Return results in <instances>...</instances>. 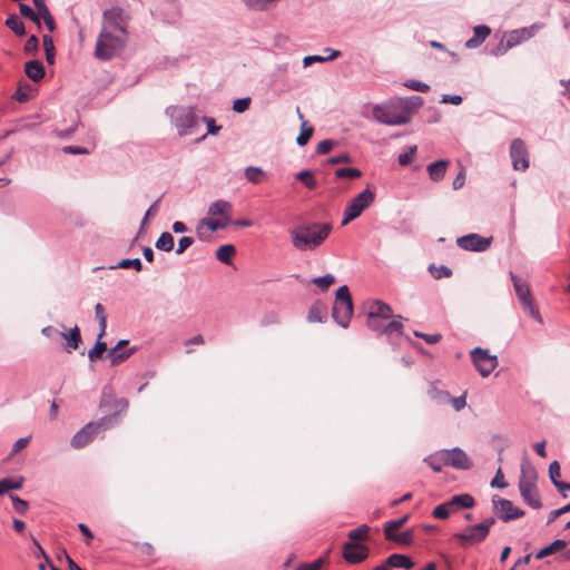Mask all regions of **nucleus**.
<instances>
[{
    "mask_svg": "<svg viewBox=\"0 0 570 570\" xmlns=\"http://www.w3.org/2000/svg\"><path fill=\"white\" fill-rule=\"evenodd\" d=\"M129 19L120 7H112L102 12L101 30L94 51L96 59L109 61L122 53L129 39Z\"/></svg>",
    "mask_w": 570,
    "mask_h": 570,
    "instance_id": "obj_1",
    "label": "nucleus"
},
{
    "mask_svg": "<svg viewBox=\"0 0 570 570\" xmlns=\"http://www.w3.org/2000/svg\"><path fill=\"white\" fill-rule=\"evenodd\" d=\"M423 105L420 96L412 98H393L384 104L374 105L373 118L383 125L401 126L411 121L413 114Z\"/></svg>",
    "mask_w": 570,
    "mask_h": 570,
    "instance_id": "obj_2",
    "label": "nucleus"
},
{
    "mask_svg": "<svg viewBox=\"0 0 570 570\" xmlns=\"http://www.w3.org/2000/svg\"><path fill=\"white\" fill-rule=\"evenodd\" d=\"M330 223H308L298 225L289 230L292 245L299 252H312L318 248L332 233Z\"/></svg>",
    "mask_w": 570,
    "mask_h": 570,
    "instance_id": "obj_3",
    "label": "nucleus"
},
{
    "mask_svg": "<svg viewBox=\"0 0 570 570\" xmlns=\"http://www.w3.org/2000/svg\"><path fill=\"white\" fill-rule=\"evenodd\" d=\"M233 206L230 203L219 199L214 202L208 208L210 217L202 219L196 227L199 239H207L210 232L226 228L230 223Z\"/></svg>",
    "mask_w": 570,
    "mask_h": 570,
    "instance_id": "obj_4",
    "label": "nucleus"
},
{
    "mask_svg": "<svg viewBox=\"0 0 570 570\" xmlns=\"http://www.w3.org/2000/svg\"><path fill=\"white\" fill-rule=\"evenodd\" d=\"M352 315V296L348 287L343 285L336 291L335 301L332 308V316L340 326L345 328L348 326Z\"/></svg>",
    "mask_w": 570,
    "mask_h": 570,
    "instance_id": "obj_5",
    "label": "nucleus"
},
{
    "mask_svg": "<svg viewBox=\"0 0 570 570\" xmlns=\"http://www.w3.org/2000/svg\"><path fill=\"white\" fill-rule=\"evenodd\" d=\"M167 114L181 137L193 134L194 128L198 126V118L191 107H169Z\"/></svg>",
    "mask_w": 570,
    "mask_h": 570,
    "instance_id": "obj_6",
    "label": "nucleus"
},
{
    "mask_svg": "<svg viewBox=\"0 0 570 570\" xmlns=\"http://www.w3.org/2000/svg\"><path fill=\"white\" fill-rule=\"evenodd\" d=\"M493 518H488L482 522L468 527L461 532H458L453 538L461 542L462 547H469L483 542L489 535L491 527L494 524Z\"/></svg>",
    "mask_w": 570,
    "mask_h": 570,
    "instance_id": "obj_7",
    "label": "nucleus"
},
{
    "mask_svg": "<svg viewBox=\"0 0 570 570\" xmlns=\"http://www.w3.org/2000/svg\"><path fill=\"white\" fill-rule=\"evenodd\" d=\"M374 198L375 194L370 187L354 196L344 210L342 225L345 226L360 217L373 204Z\"/></svg>",
    "mask_w": 570,
    "mask_h": 570,
    "instance_id": "obj_8",
    "label": "nucleus"
},
{
    "mask_svg": "<svg viewBox=\"0 0 570 570\" xmlns=\"http://www.w3.org/2000/svg\"><path fill=\"white\" fill-rule=\"evenodd\" d=\"M512 282L514 286L515 294L522 305V307L529 312L530 316L537 321L538 323L542 324L543 320L539 312L538 306L534 303V299L531 294L530 286L528 282L521 279L520 277L512 275Z\"/></svg>",
    "mask_w": 570,
    "mask_h": 570,
    "instance_id": "obj_9",
    "label": "nucleus"
},
{
    "mask_svg": "<svg viewBox=\"0 0 570 570\" xmlns=\"http://www.w3.org/2000/svg\"><path fill=\"white\" fill-rule=\"evenodd\" d=\"M472 362L481 376H489L498 365V358L490 355L488 350L476 347L471 352Z\"/></svg>",
    "mask_w": 570,
    "mask_h": 570,
    "instance_id": "obj_10",
    "label": "nucleus"
},
{
    "mask_svg": "<svg viewBox=\"0 0 570 570\" xmlns=\"http://www.w3.org/2000/svg\"><path fill=\"white\" fill-rule=\"evenodd\" d=\"M494 510L499 518L509 522L524 515V511L515 507L512 501L494 495L492 499Z\"/></svg>",
    "mask_w": 570,
    "mask_h": 570,
    "instance_id": "obj_11",
    "label": "nucleus"
},
{
    "mask_svg": "<svg viewBox=\"0 0 570 570\" xmlns=\"http://www.w3.org/2000/svg\"><path fill=\"white\" fill-rule=\"evenodd\" d=\"M370 549L365 543L345 542L342 547V557L350 564H358L368 558Z\"/></svg>",
    "mask_w": 570,
    "mask_h": 570,
    "instance_id": "obj_12",
    "label": "nucleus"
},
{
    "mask_svg": "<svg viewBox=\"0 0 570 570\" xmlns=\"http://www.w3.org/2000/svg\"><path fill=\"white\" fill-rule=\"evenodd\" d=\"M510 157L513 169L525 170L529 168V154L522 139L515 138L512 140L510 145Z\"/></svg>",
    "mask_w": 570,
    "mask_h": 570,
    "instance_id": "obj_13",
    "label": "nucleus"
},
{
    "mask_svg": "<svg viewBox=\"0 0 570 570\" xmlns=\"http://www.w3.org/2000/svg\"><path fill=\"white\" fill-rule=\"evenodd\" d=\"M492 238L482 237L479 234H468L456 239L460 248L470 252H484L491 245Z\"/></svg>",
    "mask_w": 570,
    "mask_h": 570,
    "instance_id": "obj_14",
    "label": "nucleus"
},
{
    "mask_svg": "<svg viewBox=\"0 0 570 570\" xmlns=\"http://www.w3.org/2000/svg\"><path fill=\"white\" fill-rule=\"evenodd\" d=\"M102 426V422H89L71 439V446L81 449L88 445Z\"/></svg>",
    "mask_w": 570,
    "mask_h": 570,
    "instance_id": "obj_15",
    "label": "nucleus"
},
{
    "mask_svg": "<svg viewBox=\"0 0 570 570\" xmlns=\"http://www.w3.org/2000/svg\"><path fill=\"white\" fill-rule=\"evenodd\" d=\"M442 453L444 456L443 462H445L446 466H452L460 470H468L472 466L470 458L460 448L442 450Z\"/></svg>",
    "mask_w": 570,
    "mask_h": 570,
    "instance_id": "obj_16",
    "label": "nucleus"
},
{
    "mask_svg": "<svg viewBox=\"0 0 570 570\" xmlns=\"http://www.w3.org/2000/svg\"><path fill=\"white\" fill-rule=\"evenodd\" d=\"M382 335L386 337L389 344L394 347L399 346L401 341L404 338L402 316L397 315L392 321L386 323L382 328Z\"/></svg>",
    "mask_w": 570,
    "mask_h": 570,
    "instance_id": "obj_17",
    "label": "nucleus"
},
{
    "mask_svg": "<svg viewBox=\"0 0 570 570\" xmlns=\"http://www.w3.org/2000/svg\"><path fill=\"white\" fill-rule=\"evenodd\" d=\"M532 37V31L527 28L512 30L511 32L504 36V40L501 41L498 47V52H505L508 49L513 48L521 42L530 39Z\"/></svg>",
    "mask_w": 570,
    "mask_h": 570,
    "instance_id": "obj_18",
    "label": "nucleus"
},
{
    "mask_svg": "<svg viewBox=\"0 0 570 570\" xmlns=\"http://www.w3.org/2000/svg\"><path fill=\"white\" fill-rule=\"evenodd\" d=\"M538 473L534 465L530 462L527 455L521 461V473L519 478V487L521 485H537Z\"/></svg>",
    "mask_w": 570,
    "mask_h": 570,
    "instance_id": "obj_19",
    "label": "nucleus"
},
{
    "mask_svg": "<svg viewBox=\"0 0 570 570\" xmlns=\"http://www.w3.org/2000/svg\"><path fill=\"white\" fill-rule=\"evenodd\" d=\"M393 316L392 308L389 304L375 299L368 303L367 317L379 320H390Z\"/></svg>",
    "mask_w": 570,
    "mask_h": 570,
    "instance_id": "obj_20",
    "label": "nucleus"
},
{
    "mask_svg": "<svg viewBox=\"0 0 570 570\" xmlns=\"http://www.w3.org/2000/svg\"><path fill=\"white\" fill-rule=\"evenodd\" d=\"M520 495L525 504L532 509H540L542 501L537 485H521L519 487Z\"/></svg>",
    "mask_w": 570,
    "mask_h": 570,
    "instance_id": "obj_21",
    "label": "nucleus"
},
{
    "mask_svg": "<svg viewBox=\"0 0 570 570\" xmlns=\"http://www.w3.org/2000/svg\"><path fill=\"white\" fill-rule=\"evenodd\" d=\"M491 29L485 24H479L473 28V36L465 42L468 49L480 47L490 36Z\"/></svg>",
    "mask_w": 570,
    "mask_h": 570,
    "instance_id": "obj_22",
    "label": "nucleus"
},
{
    "mask_svg": "<svg viewBox=\"0 0 570 570\" xmlns=\"http://www.w3.org/2000/svg\"><path fill=\"white\" fill-rule=\"evenodd\" d=\"M475 504L474 498L469 493L458 494L448 501L452 512H458L461 509H471Z\"/></svg>",
    "mask_w": 570,
    "mask_h": 570,
    "instance_id": "obj_23",
    "label": "nucleus"
},
{
    "mask_svg": "<svg viewBox=\"0 0 570 570\" xmlns=\"http://www.w3.org/2000/svg\"><path fill=\"white\" fill-rule=\"evenodd\" d=\"M383 564L386 566L387 569L391 567L410 570L414 567L413 560L409 556L401 553L389 556Z\"/></svg>",
    "mask_w": 570,
    "mask_h": 570,
    "instance_id": "obj_24",
    "label": "nucleus"
},
{
    "mask_svg": "<svg viewBox=\"0 0 570 570\" xmlns=\"http://www.w3.org/2000/svg\"><path fill=\"white\" fill-rule=\"evenodd\" d=\"M24 72L33 81H39L45 77V67L39 60L28 61L24 66Z\"/></svg>",
    "mask_w": 570,
    "mask_h": 570,
    "instance_id": "obj_25",
    "label": "nucleus"
},
{
    "mask_svg": "<svg viewBox=\"0 0 570 570\" xmlns=\"http://www.w3.org/2000/svg\"><path fill=\"white\" fill-rule=\"evenodd\" d=\"M36 95V88L27 81H20L18 88L13 95V98L19 102H26L33 98Z\"/></svg>",
    "mask_w": 570,
    "mask_h": 570,
    "instance_id": "obj_26",
    "label": "nucleus"
},
{
    "mask_svg": "<svg viewBox=\"0 0 570 570\" xmlns=\"http://www.w3.org/2000/svg\"><path fill=\"white\" fill-rule=\"evenodd\" d=\"M449 163L438 160L428 165V173L433 181H440L444 178Z\"/></svg>",
    "mask_w": 570,
    "mask_h": 570,
    "instance_id": "obj_27",
    "label": "nucleus"
},
{
    "mask_svg": "<svg viewBox=\"0 0 570 570\" xmlns=\"http://www.w3.org/2000/svg\"><path fill=\"white\" fill-rule=\"evenodd\" d=\"M61 335L66 340L65 347L68 352L79 347V344L81 343V334L80 328L77 325L71 328L69 333H61Z\"/></svg>",
    "mask_w": 570,
    "mask_h": 570,
    "instance_id": "obj_28",
    "label": "nucleus"
},
{
    "mask_svg": "<svg viewBox=\"0 0 570 570\" xmlns=\"http://www.w3.org/2000/svg\"><path fill=\"white\" fill-rule=\"evenodd\" d=\"M136 352V347L129 348V350H118L117 347H112L109 353L108 357L110 358L111 365H119L120 363L125 362L127 358H129L134 353Z\"/></svg>",
    "mask_w": 570,
    "mask_h": 570,
    "instance_id": "obj_29",
    "label": "nucleus"
},
{
    "mask_svg": "<svg viewBox=\"0 0 570 570\" xmlns=\"http://www.w3.org/2000/svg\"><path fill=\"white\" fill-rule=\"evenodd\" d=\"M371 528L367 524H361L360 527L351 530L347 533V542H361L368 539Z\"/></svg>",
    "mask_w": 570,
    "mask_h": 570,
    "instance_id": "obj_30",
    "label": "nucleus"
},
{
    "mask_svg": "<svg viewBox=\"0 0 570 570\" xmlns=\"http://www.w3.org/2000/svg\"><path fill=\"white\" fill-rule=\"evenodd\" d=\"M409 520V515H404L400 519L391 520L386 522L383 527L384 538H392V535L401 529L405 522Z\"/></svg>",
    "mask_w": 570,
    "mask_h": 570,
    "instance_id": "obj_31",
    "label": "nucleus"
},
{
    "mask_svg": "<svg viewBox=\"0 0 570 570\" xmlns=\"http://www.w3.org/2000/svg\"><path fill=\"white\" fill-rule=\"evenodd\" d=\"M327 314L326 306L322 302L314 303L308 312V320L311 322H322Z\"/></svg>",
    "mask_w": 570,
    "mask_h": 570,
    "instance_id": "obj_32",
    "label": "nucleus"
},
{
    "mask_svg": "<svg viewBox=\"0 0 570 570\" xmlns=\"http://www.w3.org/2000/svg\"><path fill=\"white\" fill-rule=\"evenodd\" d=\"M236 249L235 246L232 244L222 245L216 250V258L224 263V264H230L233 256L235 255Z\"/></svg>",
    "mask_w": 570,
    "mask_h": 570,
    "instance_id": "obj_33",
    "label": "nucleus"
},
{
    "mask_svg": "<svg viewBox=\"0 0 570 570\" xmlns=\"http://www.w3.org/2000/svg\"><path fill=\"white\" fill-rule=\"evenodd\" d=\"M24 479L22 476L19 478H4L0 480V489L2 493H7L10 490H20L23 485Z\"/></svg>",
    "mask_w": 570,
    "mask_h": 570,
    "instance_id": "obj_34",
    "label": "nucleus"
},
{
    "mask_svg": "<svg viewBox=\"0 0 570 570\" xmlns=\"http://www.w3.org/2000/svg\"><path fill=\"white\" fill-rule=\"evenodd\" d=\"M413 539H414V532L411 529H407L400 533L395 532L392 535V538H385V540L395 542L400 546H410V544H412Z\"/></svg>",
    "mask_w": 570,
    "mask_h": 570,
    "instance_id": "obj_35",
    "label": "nucleus"
},
{
    "mask_svg": "<svg viewBox=\"0 0 570 570\" xmlns=\"http://www.w3.org/2000/svg\"><path fill=\"white\" fill-rule=\"evenodd\" d=\"M566 541L564 540H561V539H557L554 540L552 543H550L549 546L544 547L543 549H541L537 554H535V558L537 559H543L544 557L547 556H550L557 551H560L562 550L564 547H566Z\"/></svg>",
    "mask_w": 570,
    "mask_h": 570,
    "instance_id": "obj_36",
    "label": "nucleus"
},
{
    "mask_svg": "<svg viewBox=\"0 0 570 570\" xmlns=\"http://www.w3.org/2000/svg\"><path fill=\"white\" fill-rule=\"evenodd\" d=\"M327 554L315 559L312 562H302L297 564L293 570H322L327 563Z\"/></svg>",
    "mask_w": 570,
    "mask_h": 570,
    "instance_id": "obj_37",
    "label": "nucleus"
},
{
    "mask_svg": "<svg viewBox=\"0 0 570 570\" xmlns=\"http://www.w3.org/2000/svg\"><path fill=\"white\" fill-rule=\"evenodd\" d=\"M6 26L18 36L26 33L24 23L17 14H10L6 20Z\"/></svg>",
    "mask_w": 570,
    "mask_h": 570,
    "instance_id": "obj_38",
    "label": "nucleus"
},
{
    "mask_svg": "<svg viewBox=\"0 0 570 570\" xmlns=\"http://www.w3.org/2000/svg\"><path fill=\"white\" fill-rule=\"evenodd\" d=\"M156 248L170 252L174 248V237L170 233L164 232L156 242Z\"/></svg>",
    "mask_w": 570,
    "mask_h": 570,
    "instance_id": "obj_39",
    "label": "nucleus"
},
{
    "mask_svg": "<svg viewBox=\"0 0 570 570\" xmlns=\"http://www.w3.org/2000/svg\"><path fill=\"white\" fill-rule=\"evenodd\" d=\"M443 453L442 451L428 456L424 462L434 471V472H441L442 468L445 465V462H443Z\"/></svg>",
    "mask_w": 570,
    "mask_h": 570,
    "instance_id": "obj_40",
    "label": "nucleus"
},
{
    "mask_svg": "<svg viewBox=\"0 0 570 570\" xmlns=\"http://www.w3.org/2000/svg\"><path fill=\"white\" fill-rule=\"evenodd\" d=\"M296 179L299 180L308 189H315L317 181L311 170H302L296 174Z\"/></svg>",
    "mask_w": 570,
    "mask_h": 570,
    "instance_id": "obj_41",
    "label": "nucleus"
},
{
    "mask_svg": "<svg viewBox=\"0 0 570 570\" xmlns=\"http://www.w3.org/2000/svg\"><path fill=\"white\" fill-rule=\"evenodd\" d=\"M362 176V173L360 169L354 167H342L337 168L335 170V177L336 178H348V179H356Z\"/></svg>",
    "mask_w": 570,
    "mask_h": 570,
    "instance_id": "obj_42",
    "label": "nucleus"
},
{
    "mask_svg": "<svg viewBox=\"0 0 570 570\" xmlns=\"http://www.w3.org/2000/svg\"><path fill=\"white\" fill-rule=\"evenodd\" d=\"M95 313H96V317L99 322V327H100L99 338H101L106 334V328H107V315L105 313V308H104L102 304H100V303L96 304Z\"/></svg>",
    "mask_w": 570,
    "mask_h": 570,
    "instance_id": "obj_43",
    "label": "nucleus"
},
{
    "mask_svg": "<svg viewBox=\"0 0 570 570\" xmlns=\"http://www.w3.org/2000/svg\"><path fill=\"white\" fill-rule=\"evenodd\" d=\"M314 132V128L307 124V121H303L301 127V132L296 139L298 146H305L311 139Z\"/></svg>",
    "mask_w": 570,
    "mask_h": 570,
    "instance_id": "obj_44",
    "label": "nucleus"
},
{
    "mask_svg": "<svg viewBox=\"0 0 570 570\" xmlns=\"http://www.w3.org/2000/svg\"><path fill=\"white\" fill-rule=\"evenodd\" d=\"M453 513L451 507L448 505V501L436 505L432 511V517L439 520H445Z\"/></svg>",
    "mask_w": 570,
    "mask_h": 570,
    "instance_id": "obj_45",
    "label": "nucleus"
},
{
    "mask_svg": "<svg viewBox=\"0 0 570 570\" xmlns=\"http://www.w3.org/2000/svg\"><path fill=\"white\" fill-rule=\"evenodd\" d=\"M10 499H11V501H12L13 510H14L17 513H19V514L23 515V514H26V513L28 512V510H29V503H28V501H26V500H23V499L19 498V497H18V495H16V494H10Z\"/></svg>",
    "mask_w": 570,
    "mask_h": 570,
    "instance_id": "obj_46",
    "label": "nucleus"
},
{
    "mask_svg": "<svg viewBox=\"0 0 570 570\" xmlns=\"http://www.w3.org/2000/svg\"><path fill=\"white\" fill-rule=\"evenodd\" d=\"M264 173L258 167H247L245 170V177L253 184H259L263 180Z\"/></svg>",
    "mask_w": 570,
    "mask_h": 570,
    "instance_id": "obj_47",
    "label": "nucleus"
},
{
    "mask_svg": "<svg viewBox=\"0 0 570 570\" xmlns=\"http://www.w3.org/2000/svg\"><path fill=\"white\" fill-rule=\"evenodd\" d=\"M107 351V345L105 342L101 341V338L98 337L95 346L88 352V357L90 361H95Z\"/></svg>",
    "mask_w": 570,
    "mask_h": 570,
    "instance_id": "obj_48",
    "label": "nucleus"
},
{
    "mask_svg": "<svg viewBox=\"0 0 570 570\" xmlns=\"http://www.w3.org/2000/svg\"><path fill=\"white\" fill-rule=\"evenodd\" d=\"M416 155V146H411L406 151L402 153L397 157V161L400 166L410 165Z\"/></svg>",
    "mask_w": 570,
    "mask_h": 570,
    "instance_id": "obj_49",
    "label": "nucleus"
},
{
    "mask_svg": "<svg viewBox=\"0 0 570 570\" xmlns=\"http://www.w3.org/2000/svg\"><path fill=\"white\" fill-rule=\"evenodd\" d=\"M43 47H45V52H46V59L48 61V63H53L55 61V46H53V41H52V38L50 36H43Z\"/></svg>",
    "mask_w": 570,
    "mask_h": 570,
    "instance_id": "obj_50",
    "label": "nucleus"
},
{
    "mask_svg": "<svg viewBox=\"0 0 570 570\" xmlns=\"http://www.w3.org/2000/svg\"><path fill=\"white\" fill-rule=\"evenodd\" d=\"M429 394L431 396V399L438 401V402H448V400L450 399V393L446 392V391H442V390H439L436 387V383H433L431 385V389L429 391Z\"/></svg>",
    "mask_w": 570,
    "mask_h": 570,
    "instance_id": "obj_51",
    "label": "nucleus"
},
{
    "mask_svg": "<svg viewBox=\"0 0 570 570\" xmlns=\"http://www.w3.org/2000/svg\"><path fill=\"white\" fill-rule=\"evenodd\" d=\"M116 267H118V268H134L137 272H140L142 269V264H141L139 258H134V259L126 258V259L120 261L116 265Z\"/></svg>",
    "mask_w": 570,
    "mask_h": 570,
    "instance_id": "obj_52",
    "label": "nucleus"
},
{
    "mask_svg": "<svg viewBox=\"0 0 570 570\" xmlns=\"http://www.w3.org/2000/svg\"><path fill=\"white\" fill-rule=\"evenodd\" d=\"M245 4L253 10H265L268 4L276 2L277 0H243Z\"/></svg>",
    "mask_w": 570,
    "mask_h": 570,
    "instance_id": "obj_53",
    "label": "nucleus"
},
{
    "mask_svg": "<svg viewBox=\"0 0 570 570\" xmlns=\"http://www.w3.org/2000/svg\"><path fill=\"white\" fill-rule=\"evenodd\" d=\"M338 56H340V51H337V50H333L332 53L326 58L321 57V56H307L304 58V65L308 66L312 62H324L326 60H332Z\"/></svg>",
    "mask_w": 570,
    "mask_h": 570,
    "instance_id": "obj_54",
    "label": "nucleus"
},
{
    "mask_svg": "<svg viewBox=\"0 0 570 570\" xmlns=\"http://www.w3.org/2000/svg\"><path fill=\"white\" fill-rule=\"evenodd\" d=\"M335 278L333 275L327 274L321 277H316L313 279V283L317 285L321 289H327L332 284H334Z\"/></svg>",
    "mask_w": 570,
    "mask_h": 570,
    "instance_id": "obj_55",
    "label": "nucleus"
},
{
    "mask_svg": "<svg viewBox=\"0 0 570 570\" xmlns=\"http://www.w3.org/2000/svg\"><path fill=\"white\" fill-rule=\"evenodd\" d=\"M404 86L411 90L419 91V92H428L430 90V86L421 82L419 80H407Z\"/></svg>",
    "mask_w": 570,
    "mask_h": 570,
    "instance_id": "obj_56",
    "label": "nucleus"
},
{
    "mask_svg": "<svg viewBox=\"0 0 570 570\" xmlns=\"http://www.w3.org/2000/svg\"><path fill=\"white\" fill-rule=\"evenodd\" d=\"M250 106V98H239L236 99L233 104V110L236 112H244L246 111Z\"/></svg>",
    "mask_w": 570,
    "mask_h": 570,
    "instance_id": "obj_57",
    "label": "nucleus"
},
{
    "mask_svg": "<svg viewBox=\"0 0 570 570\" xmlns=\"http://www.w3.org/2000/svg\"><path fill=\"white\" fill-rule=\"evenodd\" d=\"M549 476L551 482L554 484V482L560 481L561 471H560V464L558 461H553L549 465Z\"/></svg>",
    "mask_w": 570,
    "mask_h": 570,
    "instance_id": "obj_58",
    "label": "nucleus"
},
{
    "mask_svg": "<svg viewBox=\"0 0 570 570\" xmlns=\"http://www.w3.org/2000/svg\"><path fill=\"white\" fill-rule=\"evenodd\" d=\"M414 335L416 337H420V338L424 340L428 344H436V343H439L442 340V335L439 334V333L425 334V333H421V332L415 331Z\"/></svg>",
    "mask_w": 570,
    "mask_h": 570,
    "instance_id": "obj_59",
    "label": "nucleus"
},
{
    "mask_svg": "<svg viewBox=\"0 0 570 570\" xmlns=\"http://www.w3.org/2000/svg\"><path fill=\"white\" fill-rule=\"evenodd\" d=\"M136 549L142 556H146V557H149V558H153L155 556V552H156L155 548L153 547V544H150L148 542L136 543Z\"/></svg>",
    "mask_w": 570,
    "mask_h": 570,
    "instance_id": "obj_60",
    "label": "nucleus"
},
{
    "mask_svg": "<svg viewBox=\"0 0 570 570\" xmlns=\"http://www.w3.org/2000/svg\"><path fill=\"white\" fill-rule=\"evenodd\" d=\"M334 146V141L331 139H324L320 141L316 146V153L318 155H325L328 154Z\"/></svg>",
    "mask_w": 570,
    "mask_h": 570,
    "instance_id": "obj_61",
    "label": "nucleus"
},
{
    "mask_svg": "<svg viewBox=\"0 0 570 570\" xmlns=\"http://www.w3.org/2000/svg\"><path fill=\"white\" fill-rule=\"evenodd\" d=\"M19 10L23 17L29 18L32 21H36L37 23H39L38 16L36 14V12L33 11V9L31 7H29L28 4H24V3H20Z\"/></svg>",
    "mask_w": 570,
    "mask_h": 570,
    "instance_id": "obj_62",
    "label": "nucleus"
},
{
    "mask_svg": "<svg viewBox=\"0 0 570 570\" xmlns=\"http://www.w3.org/2000/svg\"><path fill=\"white\" fill-rule=\"evenodd\" d=\"M491 487L503 489L508 487V483L504 481V475L502 473L501 468L498 469L494 478L491 481Z\"/></svg>",
    "mask_w": 570,
    "mask_h": 570,
    "instance_id": "obj_63",
    "label": "nucleus"
},
{
    "mask_svg": "<svg viewBox=\"0 0 570 570\" xmlns=\"http://www.w3.org/2000/svg\"><path fill=\"white\" fill-rule=\"evenodd\" d=\"M384 321L385 320H379V318H371L367 317V326L373 332H376L379 334H382V328L384 327Z\"/></svg>",
    "mask_w": 570,
    "mask_h": 570,
    "instance_id": "obj_64",
    "label": "nucleus"
}]
</instances>
